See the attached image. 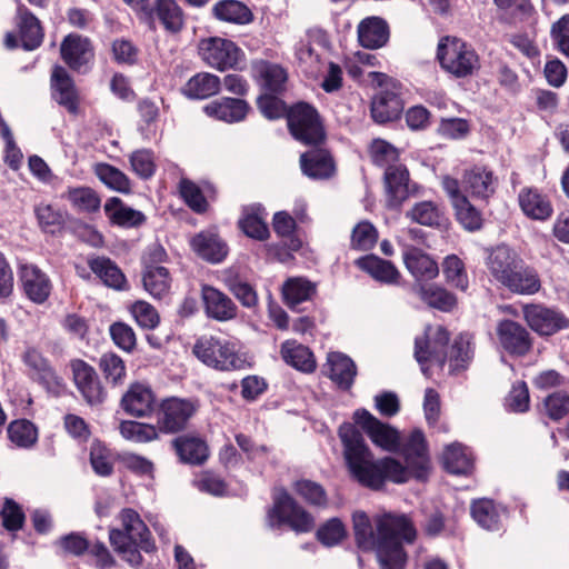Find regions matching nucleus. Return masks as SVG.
I'll return each instance as SVG.
<instances>
[{
  "label": "nucleus",
  "instance_id": "f257e3e1",
  "mask_svg": "<svg viewBox=\"0 0 569 569\" xmlns=\"http://www.w3.org/2000/svg\"><path fill=\"white\" fill-rule=\"evenodd\" d=\"M351 521L357 548L375 552L380 569H406L403 543L412 545L417 539V529L407 515L383 512L370 518L366 511L356 510Z\"/></svg>",
  "mask_w": 569,
  "mask_h": 569
},
{
  "label": "nucleus",
  "instance_id": "f03ea898",
  "mask_svg": "<svg viewBox=\"0 0 569 569\" xmlns=\"http://www.w3.org/2000/svg\"><path fill=\"white\" fill-rule=\"evenodd\" d=\"M343 458L350 477L360 486L378 491L386 482L406 483L407 469L393 457L375 459L363 435L351 422H342L338 428Z\"/></svg>",
  "mask_w": 569,
  "mask_h": 569
},
{
  "label": "nucleus",
  "instance_id": "7ed1b4c3",
  "mask_svg": "<svg viewBox=\"0 0 569 569\" xmlns=\"http://www.w3.org/2000/svg\"><path fill=\"white\" fill-rule=\"evenodd\" d=\"M486 264L492 278L512 293L530 296L541 289L538 271L507 244L492 248Z\"/></svg>",
  "mask_w": 569,
  "mask_h": 569
},
{
  "label": "nucleus",
  "instance_id": "20e7f679",
  "mask_svg": "<svg viewBox=\"0 0 569 569\" xmlns=\"http://www.w3.org/2000/svg\"><path fill=\"white\" fill-rule=\"evenodd\" d=\"M120 520L122 529L111 528L109 530L110 545L123 561L131 567L139 568L143 563L141 551L156 552V542L148 526L134 509H122Z\"/></svg>",
  "mask_w": 569,
  "mask_h": 569
},
{
  "label": "nucleus",
  "instance_id": "39448f33",
  "mask_svg": "<svg viewBox=\"0 0 569 569\" xmlns=\"http://www.w3.org/2000/svg\"><path fill=\"white\" fill-rule=\"evenodd\" d=\"M287 127L291 137L309 147H320L327 140L325 121L310 102L297 101L289 106Z\"/></svg>",
  "mask_w": 569,
  "mask_h": 569
},
{
  "label": "nucleus",
  "instance_id": "423d86ee",
  "mask_svg": "<svg viewBox=\"0 0 569 569\" xmlns=\"http://www.w3.org/2000/svg\"><path fill=\"white\" fill-rule=\"evenodd\" d=\"M267 520L273 529L288 526L297 533L310 532L315 528L313 516L283 487L273 490L272 506L267 511Z\"/></svg>",
  "mask_w": 569,
  "mask_h": 569
},
{
  "label": "nucleus",
  "instance_id": "0eeeda50",
  "mask_svg": "<svg viewBox=\"0 0 569 569\" xmlns=\"http://www.w3.org/2000/svg\"><path fill=\"white\" fill-rule=\"evenodd\" d=\"M437 59L442 70L456 78H467L480 69L475 48L458 37L445 36L437 47Z\"/></svg>",
  "mask_w": 569,
  "mask_h": 569
},
{
  "label": "nucleus",
  "instance_id": "6e6552de",
  "mask_svg": "<svg viewBox=\"0 0 569 569\" xmlns=\"http://www.w3.org/2000/svg\"><path fill=\"white\" fill-rule=\"evenodd\" d=\"M192 353L203 365L219 371H234L246 368V359L236 350L234 343L214 336L198 338Z\"/></svg>",
  "mask_w": 569,
  "mask_h": 569
},
{
  "label": "nucleus",
  "instance_id": "1a4fd4ad",
  "mask_svg": "<svg viewBox=\"0 0 569 569\" xmlns=\"http://www.w3.org/2000/svg\"><path fill=\"white\" fill-rule=\"evenodd\" d=\"M198 53L204 63L219 71L240 69L239 63L244 57L236 42L220 37L200 39Z\"/></svg>",
  "mask_w": 569,
  "mask_h": 569
},
{
  "label": "nucleus",
  "instance_id": "9d476101",
  "mask_svg": "<svg viewBox=\"0 0 569 569\" xmlns=\"http://www.w3.org/2000/svg\"><path fill=\"white\" fill-rule=\"evenodd\" d=\"M431 327L428 326L421 336L415 338L413 357L419 363L423 375L428 376L427 363L435 361L443 368L448 360V346L450 332L443 326H438L432 336L429 335Z\"/></svg>",
  "mask_w": 569,
  "mask_h": 569
},
{
  "label": "nucleus",
  "instance_id": "9b49d317",
  "mask_svg": "<svg viewBox=\"0 0 569 569\" xmlns=\"http://www.w3.org/2000/svg\"><path fill=\"white\" fill-rule=\"evenodd\" d=\"M400 453L407 469V482L410 478L418 481H426L430 471V455L429 445L426 439L423 431L419 428H415L409 433L408 438L401 443L400 449L397 451Z\"/></svg>",
  "mask_w": 569,
  "mask_h": 569
},
{
  "label": "nucleus",
  "instance_id": "f8f14e48",
  "mask_svg": "<svg viewBox=\"0 0 569 569\" xmlns=\"http://www.w3.org/2000/svg\"><path fill=\"white\" fill-rule=\"evenodd\" d=\"M149 31L161 28L167 34L177 36L187 26V13L178 0H153L141 22Z\"/></svg>",
  "mask_w": 569,
  "mask_h": 569
},
{
  "label": "nucleus",
  "instance_id": "ddd939ff",
  "mask_svg": "<svg viewBox=\"0 0 569 569\" xmlns=\"http://www.w3.org/2000/svg\"><path fill=\"white\" fill-rule=\"evenodd\" d=\"M196 412L197 406L188 399L176 397L163 399L156 410L160 435H177L184 431Z\"/></svg>",
  "mask_w": 569,
  "mask_h": 569
},
{
  "label": "nucleus",
  "instance_id": "4468645a",
  "mask_svg": "<svg viewBox=\"0 0 569 569\" xmlns=\"http://www.w3.org/2000/svg\"><path fill=\"white\" fill-rule=\"evenodd\" d=\"M403 109L405 100L400 82H391L386 88L379 89L370 101V116L378 124L399 120Z\"/></svg>",
  "mask_w": 569,
  "mask_h": 569
},
{
  "label": "nucleus",
  "instance_id": "2eb2a0df",
  "mask_svg": "<svg viewBox=\"0 0 569 569\" xmlns=\"http://www.w3.org/2000/svg\"><path fill=\"white\" fill-rule=\"evenodd\" d=\"M383 187L387 206L390 209H399L406 200L418 194L420 190V186L410 180V172L403 163L385 170Z\"/></svg>",
  "mask_w": 569,
  "mask_h": 569
},
{
  "label": "nucleus",
  "instance_id": "dca6fc26",
  "mask_svg": "<svg viewBox=\"0 0 569 569\" xmlns=\"http://www.w3.org/2000/svg\"><path fill=\"white\" fill-rule=\"evenodd\" d=\"M18 282L22 295L34 305L48 302L53 291L49 274L34 263L19 266Z\"/></svg>",
  "mask_w": 569,
  "mask_h": 569
},
{
  "label": "nucleus",
  "instance_id": "f3484780",
  "mask_svg": "<svg viewBox=\"0 0 569 569\" xmlns=\"http://www.w3.org/2000/svg\"><path fill=\"white\" fill-rule=\"evenodd\" d=\"M70 369L77 390L90 406H99L107 399L104 389L96 369L82 359L70 360Z\"/></svg>",
  "mask_w": 569,
  "mask_h": 569
},
{
  "label": "nucleus",
  "instance_id": "a211bd4d",
  "mask_svg": "<svg viewBox=\"0 0 569 569\" xmlns=\"http://www.w3.org/2000/svg\"><path fill=\"white\" fill-rule=\"evenodd\" d=\"M50 97L70 114L78 116L80 112V94L74 79L68 70L54 64L50 74Z\"/></svg>",
  "mask_w": 569,
  "mask_h": 569
},
{
  "label": "nucleus",
  "instance_id": "6ab92c4d",
  "mask_svg": "<svg viewBox=\"0 0 569 569\" xmlns=\"http://www.w3.org/2000/svg\"><path fill=\"white\" fill-rule=\"evenodd\" d=\"M496 333L502 349L512 357L527 356L533 346L530 332L521 323L502 319L498 322Z\"/></svg>",
  "mask_w": 569,
  "mask_h": 569
},
{
  "label": "nucleus",
  "instance_id": "aec40b11",
  "mask_svg": "<svg viewBox=\"0 0 569 569\" xmlns=\"http://www.w3.org/2000/svg\"><path fill=\"white\" fill-rule=\"evenodd\" d=\"M523 317L528 326L540 336H552L569 328V318L563 312L542 305H527Z\"/></svg>",
  "mask_w": 569,
  "mask_h": 569
},
{
  "label": "nucleus",
  "instance_id": "412c9836",
  "mask_svg": "<svg viewBox=\"0 0 569 569\" xmlns=\"http://www.w3.org/2000/svg\"><path fill=\"white\" fill-rule=\"evenodd\" d=\"M60 57L71 70L82 72L94 58V47L88 37L71 32L60 43Z\"/></svg>",
  "mask_w": 569,
  "mask_h": 569
},
{
  "label": "nucleus",
  "instance_id": "4be33fe9",
  "mask_svg": "<svg viewBox=\"0 0 569 569\" xmlns=\"http://www.w3.org/2000/svg\"><path fill=\"white\" fill-rule=\"evenodd\" d=\"M189 246L200 259L212 264L221 263L229 253L227 241L216 228L199 231L190 239Z\"/></svg>",
  "mask_w": 569,
  "mask_h": 569
},
{
  "label": "nucleus",
  "instance_id": "5701e85b",
  "mask_svg": "<svg viewBox=\"0 0 569 569\" xmlns=\"http://www.w3.org/2000/svg\"><path fill=\"white\" fill-rule=\"evenodd\" d=\"M202 111L213 120L231 124L246 120L251 106L242 98L221 97L204 104Z\"/></svg>",
  "mask_w": 569,
  "mask_h": 569
},
{
  "label": "nucleus",
  "instance_id": "b1692460",
  "mask_svg": "<svg viewBox=\"0 0 569 569\" xmlns=\"http://www.w3.org/2000/svg\"><path fill=\"white\" fill-rule=\"evenodd\" d=\"M201 300L208 318L226 322L238 316V307L223 291L211 284L201 286Z\"/></svg>",
  "mask_w": 569,
  "mask_h": 569
},
{
  "label": "nucleus",
  "instance_id": "393cba45",
  "mask_svg": "<svg viewBox=\"0 0 569 569\" xmlns=\"http://www.w3.org/2000/svg\"><path fill=\"white\" fill-rule=\"evenodd\" d=\"M251 77L263 91L262 93H283L288 80L287 70L268 60H254L251 63Z\"/></svg>",
  "mask_w": 569,
  "mask_h": 569
},
{
  "label": "nucleus",
  "instance_id": "a878e982",
  "mask_svg": "<svg viewBox=\"0 0 569 569\" xmlns=\"http://www.w3.org/2000/svg\"><path fill=\"white\" fill-rule=\"evenodd\" d=\"M402 260L410 274L418 281H431L439 274L437 261L425 250L412 244L402 249Z\"/></svg>",
  "mask_w": 569,
  "mask_h": 569
},
{
  "label": "nucleus",
  "instance_id": "bb28decb",
  "mask_svg": "<svg viewBox=\"0 0 569 569\" xmlns=\"http://www.w3.org/2000/svg\"><path fill=\"white\" fill-rule=\"evenodd\" d=\"M154 402L153 391L143 383L134 382L123 393L120 406L127 415L144 418L154 411Z\"/></svg>",
  "mask_w": 569,
  "mask_h": 569
},
{
  "label": "nucleus",
  "instance_id": "cd10ccee",
  "mask_svg": "<svg viewBox=\"0 0 569 569\" xmlns=\"http://www.w3.org/2000/svg\"><path fill=\"white\" fill-rule=\"evenodd\" d=\"M300 167L305 176L312 180L330 179L336 173V163L329 150L313 147L300 156Z\"/></svg>",
  "mask_w": 569,
  "mask_h": 569
},
{
  "label": "nucleus",
  "instance_id": "c85d7f7f",
  "mask_svg": "<svg viewBox=\"0 0 569 569\" xmlns=\"http://www.w3.org/2000/svg\"><path fill=\"white\" fill-rule=\"evenodd\" d=\"M16 19L21 47L26 51L38 49L42 44L44 38L40 20L26 4L21 2L17 6Z\"/></svg>",
  "mask_w": 569,
  "mask_h": 569
},
{
  "label": "nucleus",
  "instance_id": "c756f323",
  "mask_svg": "<svg viewBox=\"0 0 569 569\" xmlns=\"http://www.w3.org/2000/svg\"><path fill=\"white\" fill-rule=\"evenodd\" d=\"M497 178L486 166L475 164L465 170L462 183L465 190L476 199L488 200L496 192Z\"/></svg>",
  "mask_w": 569,
  "mask_h": 569
},
{
  "label": "nucleus",
  "instance_id": "7c9ffc66",
  "mask_svg": "<svg viewBox=\"0 0 569 569\" xmlns=\"http://www.w3.org/2000/svg\"><path fill=\"white\" fill-rule=\"evenodd\" d=\"M170 445L181 463L201 466L209 458V447L199 436H178L171 440Z\"/></svg>",
  "mask_w": 569,
  "mask_h": 569
},
{
  "label": "nucleus",
  "instance_id": "2f4dec72",
  "mask_svg": "<svg viewBox=\"0 0 569 569\" xmlns=\"http://www.w3.org/2000/svg\"><path fill=\"white\" fill-rule=\"evenodd\" d=\"M268 212L261 203L244 206L238 220V228L250 239L266 241L270 238L266 221Z\"/></svg>",
  "mask_w": 569,
  "mask_h": 569
},
{
  "label": "nucleus",
  "instance_id": "473e14b6",
  "mask_svg": "<svg viewBox=\"0 0 569 569\" xmlns=\"http://www.w3.org/2000/svg\"><path fill=\"white\" fill-rule=\"evenodd\" d=\"M355 266L382 284H398L401 278L398 268L392 261L382 259L373 253L359 257L355 260Z\"/></svg>",
  "mask_w": 569,
  "mask_h": 569
},
{
  "label": "nucleus",
  "instance_id": "72a5a7b5",
  "mask_svg": "<svg viewBox=\"0 0 569 569\" xmlns=\"http://www.w3.org/2000/svg\"><path fill=\"white\" fill-rule=\"evenodd\" d=\"M518 203L522 213L531 220L545 221L553 213L549 197L535 187H523L519 191Z\"/></svg>",
  "mask_w": 569,
  "mask_h": 569
},
{
  "label": "nucleus",
  "instance_id": "f704fd0d",
  "mask_svg": "<svg viewBox=\"0 0 569 569\" xmlns=\"http://www.w3.org/2000/svg\"><path fill=\"white\" fill-rule=\"evenodd\" d=\"M359 44L365 49H379L385 47L390 38L388 22L377 16L367 17L360 21L357 28Z\"/></svg>",
  "mask_w": 569,
  "mask_h": 569
},
{
  "label": "nucleus",
  "instance_id": "c9c22d12",
  "mask_svg": "<svg viewBox=\"0 0 569 569\" xmlns=\"http://www.w3.org/2000/svg\"><path fill=\"white\" fill-rule=\"evenodd\" d=\"M328 377L342 391H349L355 383L358 370L355 361L347 355L332 351L327 357Z\"/></svg>",
  "mask_w": 569,
  "mask_h": 569
},
{
  "label": "nucleus",
  "instance_id": "e433bc0d",
  "mask_svg": "<svg viewBox=\"0 0 569 569\" xmlns=\"http://www.w3.org/2000/svg\"><path fill=\"white\" fill-rule=\"evenodd\" d=\"M441 461L445 471L455 476H469L475 469L471 450L458 441L445 447Z\"/></svg>",
  "mask_w": 569,
  "mask_h": 569
},
{
  "label": "nucleus",
  "instance_id": "4c0bfd02",
  "mask_svg": "<svg viewBox=\"0 0 569 569\" xmlns=\"http://www.w3.org/2000/svg\"><path fill=\"white\" fill-rule=\"evenodd\" d=\"M23 363L29 368V377L46 389L59 386V377L50 361L36 348H28L22 356Z\"/></svg>",
  "mask_w": 569,
  "mask_h": 569
},
{
  "label": "nucleus",
  "instance_id": "58836bf2",
  "mask_svg": "<svg viewBox=\"0 0 569 569\" xmlns=\"http://www.w3.org/2000/svg\"><path fill=\"white\" fill-rule=\"evenodd\" d=\"M416 293L429 308L445 313H450L458 307V297L438 283H418Z\"/></svg>",
  "mask_w": 569,
  "mask_h": 569
},
{
  "label": "nucleus",
  "instance_id": "ea45409f",
  "mask_svg": "<svg viewBox=\"0 0 569 569\" xmlns=\"http://www.w3.org/2000/svg\"><path fill=\"white\" fill-rule=\"evenodd\" d=\"M88 266L90 270L109 288L118 291L128 290V281L118 267V264L106 256H94L88 258Z\"/></svg>",
  "mask_w": 569,
  "mask_h": 569
},
{
  "label": "nucleus",
  "instance_id": "a19ab883",
  "mask_svg": "<svg viewBox=\"0 0 569 569\" xmlns=\"http://www.w3.org/2000/svg\"><path fill=\"white\" fill-rule=\"evenodd\" d=\"M506 507L496 503L492 499L480 498L475 499L470 506V513L472 519L481 528L490 531H498L501 529V517L507 515Z\"/></svg>",
  "mask_w": 569,
  "mask_h": 569
},
{
  "label": "nucleus",
  "instance_id": "79ce46f5",
  "mask_svg": "<svg viewBox=\"0 0 569 569\" xmlns=\"http://www.w3.org/2000/svg\"><path fill=\"white\" fill-rule=\"evenodd\" d=\"M221 90V79L210 72L193 74L180 89L189 100H206L218 94Z\"/></svg>",
  "mask_w": 569,
  "mask_h": 569
},
{
  "label": "nucleus",
  "instance_id": "37998d69",
  "mask_svg": "<svg viewBox=\"0 0 569 569\" xmlns=\"http://www.w3.org/2000/svg\"><path fill=\"white\" fill-rule=\"evenodd\" d=\"M104 213L112 226L121 228H137L142 226L147 217L143 212L126 206L118 197L109 198L104 206Z\"/></svg>",
  "mask_w": 569,
  "mask_h": 569
},
{
  "label": "nucleus",
  "instance_id": "c03bdc74",
  "mask_svg": "<svg viewBox=\"0 0 569 569\" xmlns=\"http://www.w3.org/2000/svg\"><path fill=\"white\" fill-rule=\"evenodd\" d=\"M211 13L219 21L238 26L249 24L254 20L250 8L240 0H220L212 7Z\"/></svg>",
  "mask_w": 569,
  "mask_h": 569
},
{
  "label": "nucleus",
  "instance_id": "a18cd8bd",
  "mask_svg": "<svg viewBox=\"0 0 569 569\" xmlns=\"http://www.w3.org/2000/svg\"><path fill=\"white\" fill-rule=\"evenodd\" d=\"M280 353L287 365L301 372L311 373L317 368V362L310 348L296 340L284 341L281 345Z\"/></svg>",
  "mask_w": 569,
  "mask_h": 569
},
{
  "label": "nucleus",
  "instance_id": "49530a36",
  "mask_svg": "<svg viewBox=\"0 0 569 569\" xmlns=\"http://www.w3.org/2000/svg\"><path fill=\"white\" fill-rule=\"evenodd\" d=\"M172 277L166 267L147 266L142 270L143 289L157 300L169 297L171 291Z\"/></svg>",
  "mask_w": 569,
  "mask_h": 569
},
{
  "label": "nucleus",
  "instance_id": "de8ad7c7",
  "mask_svg": "<svg viewBox=\"0 0 569 569\" xmlns=\"http://www.w3.org/2000/svg\"><path fill=\"white\" fill-rule=\"evenodd\" d=\"M316 293V284L306 278H289L282 286L283 302L292 311H300L299 305L311 300Z\"/></svg>",
  "mask_w": 569,
  "mask_h": 569
},
{
  "label": "nucleus",
  "instance_id": "09e8293b",
  "mask_svg": "<svg viewBox=\"0 0 569 569\" xmlns=\"http://www.w3.org/2000/svg\"><path fill=\"white\" fill-rule=\"evenodd\" d=\"M60 198L67 200L79 213H94L101 207V198L98 192L86 186L68 187Z\"/></svg>",
  "mask_w": 569,
  "mask_h": 569
},
{
  "label": "nucleus",
  "instance_id": "8fccbe9b",
  "mask_svg": "<svg viewBox=\"0 0 569 569\" xmlns=\"http://www.w3.org/2000/svg\"><path fill=\"white\" fill-rule=\"evenodd\" d=\"M406 217L418 224L430 228H440L447 221L443 207L431 200L415 203Z\"/></svg>",
  "mask_w": 569,
  "mask_h": 569
},
{
  "label": "nucleus",
  "instance_id": "3c124183",
  "mask_svg": "<svg viewBox=\"0 0 569 569\" xmlns=\"http://www.w3.org/2000/svg\"><path fill=\"white\" fill-rule=\"evenodd\" d=\"M34 216L40 230L50 236H60L66 229L67 213L52 204L39 203L34 207Z\"/></svg>",
  "mask_w": 569,
  "mask_h": 569
},
{
  "label": "nucleus",
  "instance_id": "603ef678",
  "mask_svg": "<svg viewBox=\"0 0 569 569\" xmlns=\"http://www.w3.org/2000/svg\"><path fill=\"white\" fill-rule=\"evenodd\" d=\"M93 172L109 189L124 194L131 192L130 178L117 167L107 162H99L94 166Z\"/></svg>",
  "mask_w": 569,
  "mask_h": 569
},
{
  "label": "nucleus",
  "instance_id": "864d4df0",
  "mask_svg": "<svg viewBox=\"0 0 569 569\" xmlns=\"http://www.w3.org/2000/svg\"><path fill=\"white\" fill-rule=\"evenodd\" d=\"M119 432L122 438L136 443H148L160 438L157 423L151 425L136 420H122L119 425Z\"/></svg>",
  "mask_w": 569,
  "mask_h": 569
},
{
  "label": "nucleus",
  "instance_id": "5fc2aeb1",
  "mask_svg": "<svg viewBox=\"0 0 569 569\" xmlns=\"http://www.w3.org/2000/svg\"><path fill=\"white\" fill-rule=\"evenodd\" d=\"M368 156L373 166L387 170L389 167L398 166L400 158L399 150L389 141L375 138L368 146Z\"/></svg>",
  "mask_w": 569,
  "mask_h": 569
},
{
  "label": "nucleus",
  "instance_id": "6e6d98bb",
  "mask_svg": "<svg viewBox=\"0 0 569 569\" xmlns=\"http://www.w3.org/2000/svg\"><path fill=\"white\" fill-rule=\"evenodd\" d=\"M8 439L18 448L30 449L38 441V429L28 419L12 420L7 428Z\"/></svg>",
  "mask_w": 569,
  "mask_h": 569
},
{
  "label": "nucleus",
  "instance_id": "4d7b16f0",
  "mask_svg": "<svg viewBox=\"0 0 569 569\" xmlns=\"http://www.w3.org/2000/svg\"><path fill=\"white\" fill-rule=\"evenodd\" d=\"M89 461L93 472L99 477H110L114 472L111 450L100 439L96 438L90 446Z\"/></svg>",
  "mask_w": 569,
  "mask_h": 569
},
{
  "label": "nucleus",
  "instance_id": "13d9d810",
  "mask_svg": "<svg viewBox=\"0 0 569 569\" xmlns=\"http://www.w3.org/2000/svg\"><path fill=\"white\" fill-rule=\"evenodd\" d=\"M442 273L446 282L466 292L469 288V277L466 269V264L462 259L457 254L452 253L447 256L442 261Z\"/></svg>",
  "mask_w": 569,
  "mask_h": 569
},
{
  "label": "nucleus",
  "instance_id": "bf43d9fd",
  "mask_svg": "<svg viewBox=\"0 0 569 569\" xmlns=\"http://www.w3.org/2000/svg\"><path fill=\"white\" fill-rule=\"evenodd\" d=\"M473 357L471 341L467 333L458 335L450 346L448 360L451 371L466 370Z\"/></svg>",
  "mask_w": 569,
  "mask_h": 569
},
{
  "label": "nucleus",
  "instance_id": "052dcab7",
  "mask_svg": "<svg viewBox=\"0 0 569 569\" xmlns=\"http://www.w3.org/2000/svg\"><path fill=\"white\" fill-rule=\"evenodd\" d=\"M226 288L244 308H254L258 305V295L254 287L239 274H229L223 280Z\"/></svg>",
  "mask_w": 569,
  "mask_h": 569
},
{
  "label": "nucleus",
  "instance_id": "680f3d73",
  "mask_svg": "<svg viewBox=\"0 0 569 569\" xmlns=\"http://www.w3.org/2000/svg\"><path fill=\"white\" fill-rule=\"evenodd\" d=\"M457 221L469 232H477L482 229L485 219L482 212L477 209L468 198H461L460 202L453 206Z\"/></svg>",
  "mask_w": 569,
  "mask_h": 569
},
{
  "label": "nucleus",
  "instance_id": "e2e57ef3",
  "mask_svg": "<svg viewBox=\"0 0 569 569\" xmlns=\"http://www.w3.org/2000/svg\"><path fill=\"white\" fill-rule=\"evenodd\" d=\"M292 489L310 506L322 508L328 505L327 491L319 482L310 479H299L292 483Z\"/></svg>",
  "mask_w": 569,
  "mask_h": 569
},
{
  "label": "nucleus",
  "instance_id": "0e129e2a",
  "mask_svg": "<svg viewBox=\"0 0 569 569\" xmlns=\"http://www.w3.org/2000/svg\"><path fill=\"white\" fill-rule=\"evenodd\" d=\"M272 228L278 237L288 239V247L297 252L302 247V241L295 234L297 222L287 211H278L272 218Z\"/></svg>",
  "mask_w": 569,
  "mask_h": 569
},
{
  "label": "nucleus",
  "instance_id": "69168bd1",
  "mask_svg": "<svg viewBox=\"0 0 569 569\" xmlns=\"http://www.w3.org/2000/svg\"><path fill=\"white\" fill-rule=\"evenodd\" d=\"M348 536L347 528L342 520L338 517H332L321 523L317 531V540L325 547L331 548L340 545Z\"/></svg>",
  "mask_w": 569,
  "mask_h": 569
},
{
  "label": "nucleus",
  "instance_id": "338daca9",
  "mask_svg": "<svg viewBox=\"0 0 569 569\" xmlns=\"http://www.w3.org/2000/svg\"><path fill=\"white\" fill-rule=\"evenodd\" d=\"M379 238L377 228L369 220L357 223L351 232L350 248L357 251H369L375 248Z\"/></svg>",
  "mask_w": 569,
  "mask_h": 569
},
{
  "label": "nucleus",
  "instance_id": "774afa93",
  "mask_svg": "<svg viewBox=\"0 0 569 569\" xmlns=\"http://www.w3.org/2000/svg\"><path fill=\"white\" fill-rule=\"evenodd\" d=\"M107 382L113 386L122 385L127 377V369L122 358L114 352L103 353L98 362Z\"/></svg>",
  "mask_w": 569,
  "mask_h": 569
}]
</instances>
